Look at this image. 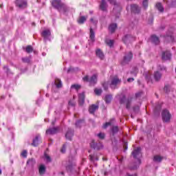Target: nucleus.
<instances>
[{
    "instance_id": "nucleus-50",
    "label": "nucleus",
    "mask_w": 176,
    "mask_h": 176,
    "mask_svg": "<svg viewBox=\"0 0 176 176\" xmlns=\"http://www.w3.org/2000/svg\"><path fill=\"white\" fill-rule=\"evenodd\" d=\"M111 124H112V122H106V123L103 125V129H107V127H108V126H111Z\"/></svg>"
},
{
    "instance_id": "nucleus-45",
    "label": "nucleus",
    "mask_w": 176,
    "mask_h": 176,
    "mask_svg": "<svg viewBox=\"0 0 176 176\" xmlns=\"http://www.w3.org/2000/svg\"><path fill=\"white\" fill-rule=\"evenodd\" d=\"M111 5L114 6H119V3H116V0H108Z\"/></svg>"
},
{
    "instance_id": "nucleus-4",
    "label": "nucleus",
    "mask_w": 176,
    "mask_h": 176,
    "mask_svg": "<svg viewBox=\"0 0 176 176\" xmlns=\"http://www.w3.org/2000/svg\"><path fill=\"white\" fill-rule=\"evenodd\" d=\"M82 80L84 82H88L91 86H94L97 83V75L94 74L90 78L89 76H85L83 77Z\"/></svg>"
},
{
    "instance_id": "nucleus-60",
    "label": "nucleus",
    "mask_w": 176,
    "mask_h": 176,
    "mask_svg": "<svg viewBox=\"0 0 176 176\" xmlns=\"http://www.w3.org/2000/svg\"><path fill=\"white\" fill-rule=\"evenodd\" d=\"M153 23V18H151V19L149 21V23L152 24Z\"/></svg>"
},
{
    "instance_id": "nucleus-3",
    "label": "nucleus",
    "mask_w": 176,
    "mask_h": 176,
    "mask_svg": "<svg viewBox=\"0 0 176 176\" xmlns=\"http://www.w3.org/2000/svg\"><path fill=\"white\" fill-rule=\"evenodd\" d=\"M119 102L120 105L125 104L126 109H130V108H131V102H133V98L128 97L126 98V95L122 94L119 97Z\"/></svg>"
},
{
    "instance_id": "nucleus-37",
    "label": "nucleus",
    "mask_w": 176,
    "mask_h": 176,
    "mask_svg": "<svg viewBox=\"0 0 176 176\" xmlns=\"http://www.w3.org/2000/svg\"><path fill=\"white\" fill-rule=\"evenodd\" d=\"M137 74H138V68L133 67L131 71V74L133 75V76H137Z\"/></svg>"
},
{
    "instance_id": "nucleus-35",
    "label": "nucleus",
    "mask_w": 176,
    "mask_h": 176,
    "mask_svg": "<svg viewBox=\"0 0 176 176\" xmlns=\"http://www.w3.org/2000/svg\"><path fill=\"white\" fill-rule=\"evenodd\" d=\"M166 2L170 8H176V0H172L170 3H168V1H166Z\"/></svg>"
},
{
    "instance_id": "nucleus-27",
    "label": "nucleus",
    "mask_w": 176,
    "mask_h": 176,
    "mask_svg": "<svg viewBox=\"0 0 176 176\" xmlns=\"http://www.w3.org/2000/svg\"><path fill=\"white\" fill-rule=\"evenodd\" d=\"M55 85L57 89H61V87H63V82H61V80L58 78L55 79Z\"/></svg>"
},
{
    "instance_id": "nucleus-41",
    "label": "nucleus",
    "mask_w": 176,
    "mask_h": 176,
    "mask_svg": "<svg viewBox=\"0 0 176 176\" xmlns=\"http://www.w3.org/2000/svg\"><path fill=\"white\" fill-rule=\"evenodd\" d=\"M27 164H30V166H34L35 164V160L32 158L27 162Z\"/></svg>"
},
{
    "instance_id": "nucleus-6",
    "label": "nucleus",
    "mask_w": 176,
    "mask_h": 176,
    "mask_svg": "<svg viewBox=\"0 0 176 176\" xmlns=\"http://www.w3.org/2000/svg\"><path fill=\"white\" fill-rule=\"evenodd\" d=\"M133 59V52H129L127 54H125V56L123 58V60L121 62V64L122 65H126V64H129L130 61Z\"/></svg>"
},
{
    "instance_id": "nucleus-32",
    "label": "nucleus",
    "mask_w": 176,
    "mask_h": 176,
    "mask_svg": "<svg viewBox=\"0 0 176 176\" xmlns=\"http://www.w3.org/2000/svg\"><path fill=\"white\" fill-rule=\"evenodd\" d=\"M89 38H90L91 41H92V42H94L95 38H96V34L94 33V30H93L92 28L90 29Z\"/></svg>"
},
{
    "instance_id": "nucleus-64",
    "label": "nucleus",
    "mask_w": 176,
    "mask_h": 176,
    "mask_svg": "<svg viewBox=\"0 0 176 176\" xmlns=\"http://www.w3.org/2000/svg\"><path fill=\"white\" fill-rule=\"evenodd\" d=\"M128 176H137V175H129Z\"/></svg>"
},
{
    "instance_id": "nucleus-54",
    "label": "nucleus",
    "mask_w": 176,
    "mask_h": 176,
    "mask_svg": "<svg viewBox=\"0 0 176 176\" xmlns=\"http://www.w3.org/2000/svg\"><path fill=\"white\" fill-rule=\"evenodd\" d=\"M158 69H160V71H165L166 67L164 66L159 65Z\"/></svg>"
},
{
    "instance_id": "nucleus-56",
    "label": "nucleus",
    "mask_w": 176,
    "mask_h": 176,
    "mask_svg": "<svg viewBox=\"0 0 176 176\" xmlns=\"http://www.w3.org/2000/svg\"><path fill=\"white\" fill-rule=\"evenodd\" d=\"M74 69L72 68V67H69L68 69H67V74H69V72H74Z\"/></svg>"
},
{
    "instance_id": "nucleus-44",
    "label": "nucleus",
    "mask_w": 176,
    "mask_h": 176,
    "mask_svg": "<svg viewBox=\"0 0 176 176\" xmlns=\"http://www.w3.org/2000/svg\"><path fill=\"white\" fill-rule=\"evenodd\" d=\"M133 109L135 113H138L140 112V106H134Z\"/></svg>"
},
{
    "instance_id": "nucleus-49",
    "label": "nucleus",
    "mask_w": 176,
    "mask_h": 176,
    "mask_svg": "<svg viewBox=\"0 0 176 176\" xmlns=\"http://www.w3.org/2000/svg\"><path fill=\"white\" fill-rule=\"evenodd\" d=\"M66 149H67V144H63V147H62V148L60 150L61 153H65Z\"/></svg>"
},
{
    "instance_id": "nucleus-10",
    "label": "nucleus",
    "mask_w": 176,
    "mask_h": 176,
    "mask_svg": "<svg viewBox=\"0 0 176 176\" xmlns=\"http://www.w3.org/2000/svg\"><path fill=\"white\" fill-rule=\"evenodd\" d=\"M76 166V162H75V160L73 158H69V162L66 166V170L67 171H72V169L74 168V166Z\"/></svg>"
},
{
    "instance_id": "nucleus-12",
    "label": "nucleus",
    "mask_w": 176,
    "mask_h": 176,
    "mask_svg": "<svg viewBox=\"0 0 176 176\" xmlns=\"http://www.w3.org/2000/svg\"><path fill=\"white\" fill-rule=\"evenodd\" d=\"M91 147H92L94 149H96V151H100V149H102L104 148V145H102V143L101 142H98L96 143L94 142V140L91 142L90 144Z\"/></svg>"
},
{
    "instance_id": "nucleus-38",
    "label": "nucleus",
    "mask_w": 176,
    "mask_h": 176,
    "mask_svg": "<svg viewBox=\"0 0 176 176\" xmlns=\"http://www.w3.org/2000/svg\"><path fill=\"white\" fill-rule=\"evenodd\" d=\"M25 52L27 53H32V52H34V48H32V46L31 45H28L25 48Z\"/></svg>"
},
{
    "instance_id": "nucleus-5",
    "label": "nucleus",
    "mask_w": 176,
    "mask_h": 176,
    "mask_svg": "<svg viewBox=\"0 0 176 176\" xmlns=\"http://www.w3.org/2000/svg\"><path fill=\"white\" fill-rule=\"evenodd\" d=\"M162 118L164 123H168L171 120V114L170 113V111L167 109L163 110L162 112Z\"/></svg>"
},
{
    "instance_id": "nucleus-43",
    "label": "nucleus",
    "mask_w": 176,
    "mask_h": 176,
    "mask_svg": "<svg viewBox=\"0 0 176 176\" xmlns=\"http://www.w3.org/2000/svg\"><path fill=\"white\" fill-rule=\"evenodd\" d=\"M71 89H74L75 90H79V89H80V85H76V84L72 85L71 86Z\"/></svg>"
},
{
    "instance_id": "nucleus-22",
    "label": "nucleus",
    "mask_w": 176,
    "mask_h": 176,
    "mask_svg": "<svg viewBox=\"0 0 176 176\" xmlns=\"http://www.w3.org/2000/svg\"><path fill=\"white\" fill-rule=\"evenodd\" d=\"M151 42L154 43V45H159L160 43V39L156 35L153 34L151 36Z\"/></svg>"
},
{
    "instance_id": "nucleus-1",
    "label": "nucleus",
    "mask_w": 176,
    "mask_h": 176,
    "mask_svg": "<svg viewBox=\"0 0 176 176\" xmlns=\"http://www.w3.org/2000/svg\"><path fill=\"white\" fill-rule=\"evenodd\" d=\"M52 5L56 10L62 14H65V16H67L68 12H69V8L65 3L61 2V0H52Z\"/></svg>"
},
{
    "instance_id": "nucleus-26",
    "label": "nucleus",
    "mask_w": 176,
    "mask_h": 176,
    "mask_svg": "<svg viewBox=\"0 0 176 176\" xmlns=\"http://www.w3.org/2000/svg\"><path fill=\"white\" fill-rule=\"evenodd\" d=\"M38 173L40 175H43L46 173V167L44 165H41L38 168Z\"/></svg>"
},
{
    "instance_id": "nucleus-47",
    "label": "nucleus",
    "mask_w": 176,
    "mask_h": 176,
    "mask_svg": "<svg viewBox=\"0 0 176 176\" xmlns=\"http://www.w3.org/2000/svg\"><path fill=\"white\" fill-rule=\"evenodd\" d=\"M142 6L144 9H146L148 8V0H144L142 2Z\"/></svg>"
},
{
    "instance_id": "nucleus-24",
    "label": "nucleus",
    "mask_w": 176,
    "mask_h": 176,
    "mask_svg": "<svg viewBox=\"0 0 176 176\" xmlns=\"http://www.w3.org/2000/svg\"><path fill=\"white\" fill-rule=\"evenodd\" d=\"M116 28H118V24L116 23H111L109 26V30L110 31V32H111V34H113V32L116 31Z\"/></svg>"
},
{
    "instance_id": "nucleus-63",
    "label": "nucleus",
    "mask_w": 176,
    "mask_h": 176,
    "mask_svg": "<svg viewBox=\"0 0 176 176\" xmlns=\"http://www.w3.org/2000/svg\"><path fill=\"white\" fill-rule=\"evenodd\" d=\"M104 175H108V172H104Z\"/></svg>"
},
{
    "instance_id": "nucleus-55",
    "label": "nucleus",
    "mask_w": 176,
    "mask_h": 176,
    "mask_svg": "<svg viewBox=\"0 0 176 176\" xmlns=\"http://www.w3.org/2000/svg\"><path fill=\"white\" fill-rule=\"evenodd\" d=\"M3 69H4V71H6V72L7 73V74H9V67H8V66H4L3 67Z\"/></svg>"
},
{
    "instance_id": "nucleus-14",
    "label": "nucleus",
    "mask_w": 176,
    "mask_h": 176,
    "mask_svg": "<svg viewBox=\"0 0 176 176\" xmlns=\"http://www.w3.org/2000/svg\"><path fill=\"white\" fill-rule=\"evenodd\" d=\"M131 13H135V14H138L141 12V8L137 4L131 5Z\"/></svg>"
},
{
    "instance_id": "nucleus-25",
    "label": "nucleus",
    "mask_w": 176,
    "mask_h": 176,
    "mask_svg": "<svg viewBox=\"0 0 176 176\" xmlns=\"http://www.w3.org/2000/svg\"><path fill=\"white\" fill-rule=\"evenodd\" d=\"M96 53L98 58H100V60H104V53L102 52V51H101V50L97 49Z\"/></svg>"
},
{
    "instance_id": "nucleus-30",
    "label": "nucleus",
    "mask_w": 176,
    "mask_h": 176,
    "mask_svg": "<svg viewBox=\"0 0 176 176\" xmlns=\"http://www.w3.org/2000/svg\"><path fill=\"white\" fill-rule=\"evenodd\" d=\"M104 101L106 104H111V101H112V95H106L104 96Z\"/></svg>"
},
{
    "instance_id": "nucleus-57",
    "label": "nucleus",
    "mask_w": 176,
    "mask_h": 176,
    "mask_svg": "<svg viewBox=\"0 0 176 176\" xmlns=\"http://www.w3.org/2000/svg\"><path fill=\"white\" fill-rule=\"evenodd\" d=\"M103 89L104 90H108V85L107 83L103 84Z\"/></svg>"
},
{
    "instance_id": "nucleus-33",
    "label": "nucleus",
    "mask_w": 176,
    "mask_h": 176,
    "mask_svg": "<svg viewBox=\"0 0 176 176\" xmlns=\"http://www.w3.org/2000/svg\"><path fill=\"white\" fill-rule=\"evenodd\" d=\"M163 160V157H161L160 155H155L153 158V161L156 163H160Z\"/></svg>"
},
{
    "instance_id": "nucleus-40",
    "label": "nucleus",
    "mask_w": 176,
    "mask_h": 176,
    "mask_svg": "<svg viewBox=\"0 0 176 176\" xmlns=\"http://www.w3.org/2000/svg\"><path fill=\"white\" fill-rule=\"evenodd\" d=\"M94 93L96 94V96H101L102 93V89H95Z\"/></svg>"
},
{
    "instance_id": "nucleus-62",
    "label": "nucleus",
    "mask_w": 176,
    "mask_h": 176,
    "mask_svg": "<svg viewBox=\"0 0 176 176\" xmlns=\"http://www.w3.org/2000/svg\"><path fill=\"white\" fill-rule=\"evenodd\" d=\"M56 123V120H54V121H52V126H54V124Z\"/></svg>"
},
{
    "instance_id": "nucleus-42",
    "label": "nucleus",
    "mask_w": 176,
    "mask_h": 176,
    "mask_svg": "<svg viewBox=\"0 0 176 176\" xmlns=\"http://www.w3.org/2000/svg\"><path fill=\"white\" fill-rule=\"evenodd\" d=\"M106 43L109 47H112L113 46V40H107Z\"/></svg>"
},
{
    "instance_id": "nucleus-59",
    "label": "nucleus",
    "mask_w": 176,
    "mask_h": 176,
    "mask_svg": "<svg viewBox=\"0 0 176 176\" xmlns=\"http://www.w3.org/2000/svg\"><path fill=\"white\" fill-rule=\"evenodd\" d=\"M127 82H134V78H129L127 79Z\"/></svg>"
},
{
    "instance_id": "nucleus-17",
    "label": "nucleus",
    "mask_w": 176,
    "mask_h": 176,
    "mask_svg": "<svg viewBox=\"0 0 176 176\" xmlns=\"http://www.w3.org/2000/svg\"><path fill=\"white\" fill-rule=\"evenodd\" d=\"M121 80L118 78H113L111 80V89H116V86H118V85H119V83H120Z\"/></svg>"
},
{
    "instance_id": "nucleus-52",
    "label": "nucleus",
    "mask_w": 176,
    "mask_h": 176,
    "mask_svg": "<svg viewBox=\"0 0 176 176\" xmlns=\"http://www.w3.org/2000/svg\"><path fill=\"white\" fill-rule=\"evenodd\" d=\"M45 157L47 162H52V158H50V156L47 155V154H45Z\"/></svg>"
},
{
    "instance_id": "nucleus-36",
    "label": "nucleus",
    "mask_w": 176,
    "mask_h": 176,
    "mask_svg": "<svg viewBox=\"0 0 176 176\" xmlns=\"http://www.w3.org/2000/svg\"><path fill=\"white\" fill-rule=\"evenodd\" d=\"M86 20H87V18H86V16H80L79 19L78 20V24H83L85 21H86Z\"/></svg>"
},
{
    "instance_id": "nucleus-19",
    "label": "nucleus",
    "mask_w": 176,
    "mask_h": 176,
    "mask_svg": "<svg viewBox=\"0 0 176 176\" xmlns=\"http://www.w3.org/2000/svg\"><path fill=\"white\" fill-rule=\"evenodd\" d=\"M78 104L80 107L85 104V92L78 94Z\"/></svg>"
},
{
    "instance_id": "nucleus-2",
    "label": "nucleus",
    "mask_w": 176,
    "mask_h": 176,
    "mask_svg": "<svg viewBox=\"0 0 176 176\" xmlns=\"http://www.w3.org/2000/svg\"><path fill=\"white\" fill-rule=\"evenodd\" d=\"M133 159H136V162H133V164L129 166L131 170H137L138 167H140V164H141V147H138L134 149L131 153Z\"/></svg>"
},
{
    "instance_id": "nucleus-61",
    "label": "nucleus",
    "mask_w": 176,
    "mask_h": 176,
    "mask_svg": "<svg viewBox=\"0 0 176 176\" xmlns=\"http://www.w3.org/2000/svg\"><path fill=\"white\" fill-rule=\"evenodd\" d=\"M69 105H72V107H74V104L71 101L69 102Z\"/></svg>"
},
{
    "instance_id": "nucleus-8",
    "label": "nucleus",
    "mask_w": 176,
    "mask_h": 176,
    "mask_svg": "<svg viewBox=\"0 0 176 176\" xmlns=\"http://www.w3.org/2000/svg\"><path fill=\"white\" fill-rule=\"evenodd\" d=\"M135 41V37L131 34H126L122 37V42L125 43V45H129V43H131V42H134Z\"/></svg>"
},
{
    "instance_id": "nucleus-48",
    "label": "nucleus",
    "mask_w": 176,
    "mask_h": 176,
    "mask_svg": "<svg viewBox=\"0 0 176 176\" xmlns=\"http://www.w3.org/2000/svg\"><path fill=\"white\" fill-rule=\"evenodd\" d=\"M164 90L165 93H170V86L165 85Z\"/></svg>"
},
{
    "instance_id": "nucleus-11",
    "label": "nucleus",
    "mask_w": 176,
    "mask_h": 176,
    "mask_svg": "<svg viewBox=\"0 0 176 176\" xmlns=\"http://www.w3.org/2000/svg\"><path fill=\"white\" fill-rule=\"evenodd\" d=\"M75 133V130L72 128H68L67 131L65 134L66 140H69V141H72V138L74 137V134Z\"/></svg>"
},
{
    "instance_id": "nucleus-21",
    "label": "nucleus",
    "mask_w": 176,
    "mask_h": 176,
    "mask_svg": "<svg viewBox=\"0 0 176 176\" xmlns=\"http://www.w3.org/2000/svg\"><path fill=\"white\" fill-rule=\"evenodd\" d=\"M160 111H162V104L160 103H157L154 109L155 115H157V116L160 115Z\"/></svg>"
},
{
    "instance_id": "nucleus-13",
    "label": "nucleus",
    "mask_w": 176,
    "mask_h": 176,
    "mask_svg": "<svg viewBox=\"0 0 176 176\" xmlns=\"http://www.w3.org/2000/svg\"><path fill=\"white\" fill-rule=\"evenodd\" d=\"M99 9L102 10V12H107L108 9V3H107V1L101 0L99 5Z\"/></svg>"
},
{
    "instance_id": "nucleus-29",
    "label": "nucleus",
    "mask_w": 176,
    "mask_h": 176,
    "mask_svg": "<svg viewBox=\"0 0 176 176\" xmlns=\"http://www.w3.org/2000/svg\"><path fill=\"white\" fill-rule=\"evenodd\" d=\"M111 130L112 135H116V134H118V133H119V127L118 126H112Z\"/></svg>"
},
{
    "instance_id": "nucleus-7",
    "label": "nucleus",
    "mask_w": 176,
    "mask_h": 176,
    "mask_svg": "<svg viewBox=\"0 0 176 176\" xmlns=\"http://www.w3.org/2000/svg\"><path fill=\"white\" fill-rule=\"evenodd\" d=\"M41 36H43L45 42L47 41H52V32H50V30L49 29L44 30L41 32Z\"/></svg>"
},
{
    "instance_id": "nucleus-20",
    "label": "nucleus",
    "mask_w": 176,
    "mask_h": 176,
    "mask_svg": "<svg viewBox=\"0 0 176 176\" xmlns=\"http://www.w3.org/2000/svg\"><path fill=\"white\" fill-rule=\"evenodd\" d=\"M98 105L92 104L89 108V113H91L93 115V114H94L96 111H98Z\"/></svg>"
},
{
    "instance_id": "nucleus-34",
    "label": "nucleus",
    "mask_w": 176,
    "mask_h": 176,
    "mask_svg": "<svg viewBox=\"0 0 176 176\" xmlns=\"http://www.w3.org/2000/svg\"><path fill=\"white\" fill-rule=\"evenodd\" d=\"M156 8L159 10V12H161L162 13L164 12V8H163V6H162V3H157L156 4Z\"/></svg>"
},
{
    "instance_id": "nucleus-18",
    "label": "nucleus",
    "mask_w": 176,
    "mask_h": 176,
    "mask_svg": "<svg viewBox=\"0 0 176 176\" xmlns=\"http://www.w3.org/2000/svg\"><path fill=\"white\" fill-rule=\"evenodd\" d=\"M89 160L90 162H92V163H94L95 166H97V164L95 162L96 161L98 162L99 160L98 155H97V153L91 154L89 155Z\"/></svg>"
},
{
    "instance_id": "nucleus-28",
    "label": "nucleus",
    "mask_w": 176,
    "mask_h": 176,
    "mask_svg": "<svg viewBox=\"0 0 176 176\" xmlns=\"http://www.w3.org/2000/svg\"><path fill=\"white\" fill-rule=\"evenodd\" d=\"M154 79L157 82L160 79H162V73L160 72H155L154 73Z\"/></svg>"
},
{
    "instance_id": "nucleus-23",
    "label": "nucleus",
    "mask_w": 176,
    "mask_h": 176,
    "mask_svg": "<svg viewBox=\"0 0 176 176\" xmlns=\"http://www.w3.org/2000/svg\"><path fill=\"white\" fill-rule=\"evenodd\" d=\"M41 138V135H36L35 138L33 139V142L32 143V146H38L39 145V139Z\"/></svg>"
},
{
    "instance_id": "nucleus-53",
    "label": "nucleus",
    "mask_w": 176,
    "mask_h": 176,
    "mask_svg": "<svg viewBox=\"0 0 176 176\" xmlns=\"http://www.w3.org/2000/svg\"><path fill=\"white\" fill-rule=\"evenodd\" d=\"M21 155L23 157H27V150H24Z\"/></svg>"
},
{
    "instance_id": "nucleus-51",
    "label": "nucleus",
    "mask_w": 176,
    "mask_h": 176,
    "mask_svg": "<svg viewBox=\"0 0 176 176\" xmlns=\"http://www.w3.org/2000/svg\"><path fill=\"white\" fill-rule=\"evenodd\" d=\"M135 97L136 98H141V96H142V92H138L135 94Z\"/></svg>"
},
{
    "instance_id": "nucleus-58",
    "label": "nucleus",
    "mask_w": 176,
    "mask_h": 176,
    "mask_svg": "<svg viewBox=\"0 0 176 176\" xmlns=\"http://www.w3.org/2000/svg\"><path fill=\"white\" fill-rule=\"evenodd\" d=\"M91 23H93V24L96 25L97 24V21H94V19L91 18L90 19Z\"/></svg>"
},
{
    "instance_id": "nucleus-16",
    "label": "nucleus",
    "mask_w": 176,
    "mask_h": 176,
    "mask_svg": "<svg viewBox=\"0 0 176 176\" xmlns=\"http://www.w3.org/2000/svg\"><path fill=\"white\" fill-rule=\"evenodd\" d=\"M59 130H60L59 127L50 128L46 131V134H50L51 135H53L54 134H57Z\"/></svg>"
},
{
    "instance_id": "nucleus-46",
    "label": "nucleus",
    "mask_w": 176,
    "mask_h": 176,
    "mask_svg": "<svg viewBox=\"0 0 176 176\" xmlns=\"http://www.w3.org/2000/svg\"><path fill=\"white\" fill-rule=\"evenodd\" d=\"M98 138H100V140H104V138H105V134L102 133H99L98 134Z\"/></svg>"
},
{
    "instance_id": "nucleus-39",
    "label": "nucleus",
    "mask_w": 176,
    "mask_h": 176,
    "mask_svg": "<svg viewBox=\"0 0 176 176\" xmlns=\"http://www.w3.org/2000/svg\"><path fill=\"white\" fill-rule=\"evenodd\" d=\"M22 61L23 63H25L26 64H30V63L31 62V58L30 57L22 58Z\"/></svg>"
},
{
    "instance_id": "nucleus-9",
    "label": "nucleus",
    "mask_w": 176,
    "mask_h": 176,
    "mask_svg": "<svg viewBox=\"0 0 176 176\" xmlns=\"http://www.w3.org/2000/svg\"><path fill=\"white\" fill-rule=\"evenodd\" d=\"M15 5L19 9H25L27 8V1L25 0H16Z\"/></svg>"
},
{
    "instance_id": "nucleus-15",
    "label": "nucleus",
    "mask_w": 176,
    "mask_h": 176,
    "mask_svg": "<svg viewBox=\"0 0 176 176\" xmlns=\"http://www.w3.org/2000/svg\"><path fill=\"white\" fill-rule=\"evenodd\" d=\"M162 59L164 61H167V60H171V53L169 51L163 52Z\"/></svg>"
},
{
    "instance_id": "nucleus-31",
    "label": "nucleus",
    "mask_w": 176,
    "mask_h": 176,
    "mask_svg": "<svg viewBox=\"0 0 176 176\" xmlns=\"http://www.w3.org/2000/svg\"><path fill=\"white\" fill-rule=\"evenodd\" d=\"M85 123V120H77L76 122V127H77L78 129H80L82 127V124H83Z\"/></svg>"
}]
</instances>
